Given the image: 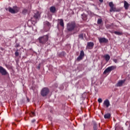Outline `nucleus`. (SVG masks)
Returning a JSON list of instances; mask_svg holds the SVG:
<instances>
[{
  "label": "nucleus",
  "mask_w": 130,
  "mask_h": 130,
  "mask_svg": "<svg viewBox=\"0 0 130 130\" xmlns=\"http://www.w3.org/2000/svg\"><path fill=\"white\" fill-rule=\"evenodd\" d=\"M35 121H36V120L35 119H33L30 121V124L35 126Z\"/></svg>",
  "instance_id": "obj_23"
},
{
  "label": "nucleus",
  "mask_w": 130,
  "mask_h": 130,
  "mask_svg": "<svg viewBox=\"0 0 130 130\" xmlns=\"http://www.w3.org/2000/svg\"><path fill=\"white\" fill-rule=\"evenodd\" d=\"M113 60L115 63H117V59H113Z\"/></svg>",
  "instance_id": "obj_30"
},
{
  "label": "nucleus",
  "mask_w": 130,
  "mask_h": 130,
  "mask_svg": "<svg viewBox=\"0 0 130 130\" xmlns=\"http://www.w3.org/2000/svg\"><path fill=\"white\" fill-rule=\"evenodd\" d=\"M82 20H83V21H87V15L83 13L82 15Z\"/></svg>",
  "instance_id": "obj_20"
},
{
  "label": "nucleus",
  "mask_w": 130,
  "mask_h": 130,
  "mask_svg": "<svg viewBox=\"0 0 130 130\" xmlns=\"http://www.w3.org/2000/svg\"><path fill=\"white\" fill-rule=\"evenodd\" d=\"M19 46H20V45L19 44H16L15 47L18 48Z\"/></svg>",
  "instance_id": "obj_32"
},
{
  "label": "nucleus",
  "mask_w": 130,
  "mask_h": 130,
  "mask_svg": "<svg viewBox=\"0 0 130 130\" xmlns=\"http://www.w3.org/2000/svg\"><path fill=\"white\" fill-rule=\"evenodd\" d=\"M37 123H38V122H37Z\"/></svg>",
  "instance_id": "obj_39"
},
{
  "label": "nucleus",
  "mask_w": 130,
  "mask_h": 130,
  "mask_svg": "<svg viewBox=\"0 0 130 130\" xmlns=\"http://www.w3.org/2000/svg\"><path fill=\"white\" fill-rule=\"evenodd\" d=\"M0 74H1L2 76H7V75H9L8 71L2 66H0Z\"/></svg>",
  "instance_id": "obj_7"
},
{
  "label": "nucleus",
  "mask_w": 130,
  "mask_h": 130,
  "mask_svg": "<svg viewBox=\"0 0 130 130\" xmlns=\"http://www.w3.org/2000/svg\"><path fill=\"white\" fill-rule=\"evenodd\" d=\"M111 117V114L110 113H107L105 114L104 115V118L106 119H109L110 117Z\"/></svg>",
  "instance_id": "obj_16"
},
{
  "label": "nucleus",
  "mask_w": 130,
  "mask_h": 130,
  "mask_svg": "<svg viewBox=\"0 0 130 130\" xmlns=\"http://www.w3.org/2000/svg\"><path fill=\"white\" fill-rule=\"evenodd\" d=\"M79 38H82V35L81 34L79 35Z\"/></svg>",
  "instance_id": "obj_34"
},
{
  "label": "nucleus",
  "mask_w": 130,
  "mask_h": 130,
  "mask_svg": "<svg viewBox=\"0 0 130 130\" xmlns=\"http://www.w3.org/2000/svg\"><path fill=\"white\" fill-rule=\"evenodd\" d=\"M104 58L105 59V60L107 62L109 61V59H110V56L108 54H106L104 56Z\"/></svg>",
  "instance_id": "obj_18"
},
{
  "label": "nucleus",
  "mask_w": 130,
  "mask_h": 130,
  "mask_svg": "<svg viewBox=\"0 0 130 130\" xmlns=\"http://www.w3.org/2000/svg\"><path fill=\"white\" fill-rule=\"evenodd\" d=\"M75 28H76V23L75 22L73 21L67 24L68 31H74Z\"/></svg>",
  "instance_id": "obj_2"
},
{
  "label": "nucleus",
  "mask_w": 130,
  "mask_h": 130,
  "mask_svg": "<svg viewBox=\"0 0 130 130\" xmlns=\"http://www.w3.org/2000/svg\"><path fill=\"white\" fill-rule=\"evenodd\" d=\"M114 33L116 35H119V36H120L123 34V33H122V32H121H121L120 31H114Z\"/></svg>",
  "instance_id": "obj_21"
},
{
  "label": "nucleus",
  "mask_w": 130,
  "mask_h": 130,
  "mask_svg": "<svg viewBox=\"0 0 130 130\" xmlns=\"http://www.w3.org/2000/svg\"><path fill=\"white\" fill-rule=\"evenodd\" d=\"M99 2H100V3H102L103 2V0H99Z\"/></svg>",
  "instance_id": "obj_35"
},
{
  "label": "nucleus",
  "mask_w": 130,
  "mask_h": 130,
  "mask_svg": "<svg viewBox=\"0 0 130 130\" xmlns=\"http://www.w3.org/2000/svg\"><path fill=\"white\" fill-rule=\"evenodd\" d=\"M125 79H124L123 80H120L118 82V83L116 84L117 87H121L124 83H125Z\"/></svg>",
  "instance_id": "obj_11"
},
{
  "label": "nucleus",
  "mask_w": 130,
  "mask_h": 130,
  "mask_svg": "<svg viewBox=\"0 0 130 130\" xmlns=\"http://www.w3.org/2000/svg\"><path fill=\"white\" fill-rule=\"evenodd\" d=\"M49 93V89L47 87L43 88L41 91V95L43 97H45V96H47Z\"/></svg>",
  "instance_id": "obj_3"
},
{
  "label": "nucleus",
  "mask_w": 130,
  "mask_h": 130,
  "mask_svg": "<svg viewBox=\"0 0 130 130\" xmlns=\"http://www.w3.org/2000/svg\"><path fill=\"white\" fill-rule=\"evenodd\" d=\"M104 105H105L107 108H108V107H109L110 105V102H109V100H105L104 102Z\"/></svg>",
  "instance_id": "obj_13"
},
{
  "label": "nucleus",
  "mask_w": 130,
  "mask_h": 130,
  "mask_svg": "<svg viewBox=\"0 0 130 130\" xmlns=\"http://www.w3.org/2000/svg\"><path fill=\"white\" fill-rule=\"evenodd\" d=\"M93 47H94V43L92 42H89L87 43L86 45V48L87 49H93Z\"/></svg>",
  "instance_id": "obj_9"
},
{
  "label": "nucleus",
  "mask_w": 130,
  "mask_h": 130,
  "mask_svg": "<svg viewBox=\"0 0 130 130\" xmlns=\"http://www.w3.org/2000/svg\"><path fill=\"white\" fill-rule=\"evenodd\" d=\"M82 39H83V37H82Z\"/></svg>",
  "instance_id": "obj_38"
},
{
  "label": "nucleus",
  "mask_w": 130,
  "mask_h": 130,
  "mask_svg": "<svg viewBox=\"0 0 130 130\" xmlns=\"http://www.w3.org/2000/svg\"><path fill=\"white\" fill-rule=\"evenodd\" d=\"M56 11V9H55V7L52 6L50 8V11L51 13L54 14V13H55Z\"/></svg>",
  "instance_id": "obj_14"
},
{
  "label": "nucleus",
  "mask_w": 130,
  "mask_h": 130,
  "mask_svg": "<svg viewBox=\"0 0 130 130\" xmlns=\"http://www.w3.org/2000/svg\"><path fill=\"white\" fill-rule=\"evenodd\" d=\"M128 7H129V4L126 2H124V7L125 8V10L128 9Z\"/></svg>",
  "instance_id": "obj_15"
},
{
  "label": "nucleus",
  "mask_w": 130,
  "mask_h": 130,
  "mask_svg": "<svg viewBox=\"0 0 130 130\" xmlns=\"http://www.w3.org/2000/svg\"><path fill=\"white\" fill-rule=\"evenodd\" d=\"M109 31H110V33H112V32L111 31H110V30H109Z\"/></svg>",
  "instance_id": "obj_36"
},
{
  "label": "nucleus",
  "mask_w": 130,
  "mask_h": 130,
  "mask_svg": "<svg viewBox=\"0 0 130 130\" xmlns=\"http://www.w3.org/2000/svg\"><path fill=\"white\" fill-rule=\"evenodd\" d=\"M99 41L100 43H108V39L105 38H99Z\"/></svg>",
  "instance_id": "obj_10"
},
{
  "label": "nucleus",
  "mask_w": 130,
  "mask_h": 130,
  "mask_svg": "<svg viewBox=\"0 0 130 130\" xmlns=\"http://www.w3.org/2000/svg\"><path fill=\"white\" fill-rule=\"evenodd\" d=\"M39 17H40V14H39V12H37L36 13H35V14L34 16V18H35L36 20H37V19H38Z\"/></svg>",
  "instance_id": "obj_17"
},
{
  "label": "nucleus",
  "mask_w": 130,
  "mask_h": 130,
  "mask_svg": "<svg viewBox=\"0 0 130 130\" xmlns=\"http://www.w3.org/2000/svg\"><path fill=\"white\" fill-rule=\"evenodd\" d=\"M18 11L19 9L17 7H14V9H13V8L11 7L9 8V12L11 13V14H16V13H18Z\"/></svg>",
  "instance_id": "obj_8"
},
{
  "label": "nucleus",
  "mask_w": 130,
  "mask_h": 130,
  "mask_svg": "<svg viewBox=\"0 0 130 130\" xmlns=\"http://www.w3.org/2000/svg\"><path fill=\"white\" fill-rule=\"evenodd\" d=\"M85 55V54H84V51H82V57H83Z\"/></svg>",
  "instance_id": "obj_31"
},
{
  "label": "nucleus",
  "mask_w": 130,
  "mask_h": 130,
  "mask_svg": "<svg viewBox=\"0 0 130 130\" xmlns=\"http://www.w3.org/2000/svg\"><path fill=\"white\" fill-rule=\"evenodd\" d=\"M97 126H98V125H97L96 123H94L93 125V130H98V127Z\"/></svg>",
  "instance_id": "obj_24"
},
{
  "label": "nucleus",
  "mask_w": 130,
  "mask_h": 130,
  "mask_svg": "<svg viewBox=\"0 0 130 130\" xmlns=\"http://www.w3.org/2000/svg\"><path fill=\"white\" fill-rule=\"evenodd\" d=\"M27 9H24L23 11H22V13L23 14H26L27 13Z\"/></svg>",
  "instance_id": "obj_29"
},
{
  "label": "nucleus",
  "mask_w": 130,
  "mask_h": 130,
  "mask_svg": "<svg viewBox=\"0 0 130 130\" xmlns=\"http://www.w3.org/2000/svg\"><path fill=\"white\" fill-rule=\"evenodd\" d=\"M49 37H48V35H46L42 37H40L38 39V40H39V43L40 44H43L44 45V44H46V42L48 41Z\"/></svg>",
  "instance_id": "obj_1"
},
{
  "label": "nucleus",
  "mask_w": 130,
  "mask_h": 130,
  "mask_svg": "<svg viewBox=\"0 0 130 130\" xmlns=\"http://www.w3.org/2000/svg\"><path fill=\"white\" fill-rule=\"evenodd\" d=\"M84 117H86V115H84Z\"/></svg>",
  "instance_id": "obj_37"
},
{
  "label": "nucleus",
  "mask_w": 130,
  "mask_h": 130,
  "mask_svg": "<svg viewBox=\"0 0 130 130\" xmlns=\"http://www.w3.org/2000/svg\"><path fill=\"white\" fill-rule=\"evenodd\" d=\"M82 59V51H80V54L79 56L78 57L77 60L78 61H80Z\"/></svg>",
  "instance_id": "obj_22"
},
{
  "label": "nucleus",
  "mask_w": 130,
  "mask_h": 130,
  "mask_svg": "<svg viewBox=\"0 0 130 130\" xmlns=\"http://www.w3.org/2000/svg\"><path fill=\"white\" fill-rule=\"evenodd\" d=\"M58 21H60L59 24L61 27H64V23H63V20L62 19H58Z\"/></svg>",
  "instance_id": "obj_19"
},
{
  "label": "nucleus",
  "mask_w": 130,
  "mask_h": 130,
  "mask_svg": "<svg viewBox=\"0 0 130 130\" xmlns=\"http://www.w3.org/2000/svg\"><path fill=\"white\" fill-rule=\"evenodd\" d=\"M103 21L102 19H98V25H100L101 24H102Z\"/></svg>",
  "instance_id": "obj_25"
},
{
  "label": "nucleus",
  "mask_w": 130,
  "mask_h": 130,
  "mask_svg": "<svg viewBox=\"0 0 130 130\" xmlns=\"http://www.w3.org/2000/svg\"><path fill=\"white\" fill-rule=\"evenodd\" d=\"M82 97L85 99V98H87V93L85 92L82 94Z\"/></svg>",
  "instance_id": "obj_26"
},
{
  "label": "nucleus",
  "mask_w": 130,
  "mask_h": 130,
  "mask_svg": "<svg viewBox=\"0 0 130 130\" xmlns=\"http://www.w3.org/2000/svg\"><path fill=\"white\" fill-rule=\"evenodd\" d=\"M105 27L107 28V29H114V24L113 23L107 24H106Z\"/></svg>",
  "instance_id": "obj_12"
},
{
  "label": "nucleus",
  "mask_w": 130,
  "mask_h": 130,
  "mask_svg": "<svg viewBox=\"0 0 130 130\" xmlns=\"http://www.w3.org/2000/svg\"><path fill=\"white\" fill-rule=\"evenodd\" d=\"M109 6L110 7V12H117V10L116 8L114 6V4H113V2H110L109 3Z\"/></svg>",
  "instance_id": "obj_5"
},
{
  "label": "nucleus",
  "mask_w": 130,
  "mask_h": 130,
  "mask_svg": "<svg viewBox=\"0 0 130 130\" xmlns=\"http://www.w3.org/2000/svg\"><path fill=\"white\" fill-rule=\"evenodd\" d=\"M44 26L45 28H47L45 31L47 32V31L50 29V27H51V24H50V23L48 21H45L44 22Z\"/></svg>",
  "instance_id": "obj_6"
},
{
  "label": "nucleus",
  "mask_w": 130,
  "mask_h": 130,
  "mask_svg": "<svg viewBox=\"0 0 130 130\" xmlns=\"http://www.w3.org/2000/svg\"><path fill=\"white\" fill-rule=\"evenodd\" d=\"M15 56H19V52L18 51H16L15 52Z\"/></svg>",
  "instance_id": "obj_27"
},
{
  "label": "nucleus",
  "mask_w": 130,
  "mask_h": 130,
  "mask_svg": "<svg viewBox=\"0 0 130 130\" xmlns=\"http://www.w3.org/2000/svg\"><path fill=\"white\" fill-rule=\"evenodd\" d=\"M98 101L99 103H102V101H103L102 99H101V98L99 99Z\"/></svg>",
  "instance_id": "obj_28"
},
{
  "label": "nucleus",
  "mask_w": 130,
  "mask_h": 130,
  "mask_svg": "<svg viewBox=\"0 0 130 130\" xmlns=\"http://www.w3.org/2000/svg\"><path fill=\"white\" fill-rule=\"evenodd\" d=\"M31 114L33 116H35V113L31 112Z\"/></svg>",
  "instance_id": "obj_33"
},
{
  "label": "nucleus",
  "mask_w": 130,
  "mask_h": 130,
  "mask_svg": "<svg viewBox=\"0 0 130 130\" xmlns=\"http://www.w3.org/2000/svg\"><path fill=\"white\" fill-rule=\"evenodd\" d=\"M116 69V66H112L109 67H108L104 72L103 74L105 75L107 73H110L111 71H113Z\"/></svg>",
  "instance_id": "obj_4"
}]
</instances>
